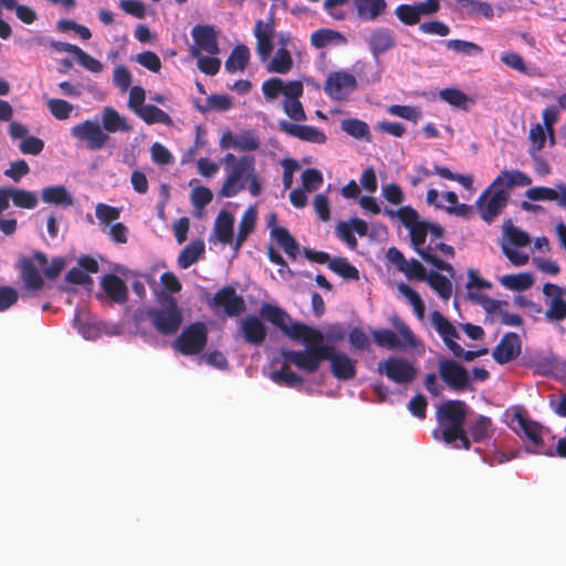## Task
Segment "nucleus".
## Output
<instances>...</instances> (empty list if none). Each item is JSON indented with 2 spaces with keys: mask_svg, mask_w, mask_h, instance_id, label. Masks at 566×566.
Wrapping results in <instances>:
<instances>
[{
  "mask_svg": "<svg viewBox=\"0 0 566 566\" xmlns=\"http://www.w3.org/2000/svg\"><path fill=\"white\" fill-rule=\"evenodd\" d=\"M342 129L348 134L349 136L356 139H366L370 140V130L369 126L357 118H347L343 119L340 123Z\"/></svg>",
  "mask_w": 566,
  "mask_h": 566,
  "instance_id": "nucleus-44",
  "label": "nucleus"
},
{
  "mask_svg": "<svg viewBox=\"0 0 566 566\" xmlns=\"http://www.w3.org/2000/svg\"><path fill=\"white\" fill-rule=\"evenodd\" d=\"M226 179L219 191L222 198H233L248 188L252 197H258L263 190L262 180L255 169V158L250 155L235 157L229 153L222 158Z\"/></svg>",
  "mask_w": 566,
  "mask_h": 566,
  "instance_id": "nucleus-4",
  "label": "nucleus"
},
{
  "mask_svg": "<svg viewBox=\"0 0 566 566\" xmlns=\"http://www.w3.org/2000/svg\"><path fill=\"white\" fill-rule=\"evenodd\" d=\"M50 113L59 120L69 119L74 106L65 99L50 98L46 103Z\"/></svg>",
  "mask_w": 566,
  "mask_h": 566,
  "instance_id": "nucleus-49",
  "label": "nucleus"
},
{
  "mask_svg": "<svg viewBox=\"0 0 566 566\" xmlns=\"http://www.w3.org/2000/svg\"><path fill=\"white\" fill-rule=\"evenodd\" d=\"M469 409L463 401L449 400L438 407L439 428L434 430L436 439H442L452 448L469 449L470 440L463 429Z\"/></svg>",
  "mask_w": 566,
  "mask_h": 566,
  "instance_id": "nucleus-6",
  "label": "nucleus"
},
{
  "mask_svg": "<svg viewBox=\"0 0 566 566\" xmlns=\"http://www.w3.org/2000/svg\"><path fill=\"white\" fill-rule=\"evenodd\" d=\"M547 129L542 124H535L530 129V140L532 146L530 150L541 151L546 143Z\"/></svg>",
  "mask_w": 566,
  "mask_h": 566,
  "instance_id": "nucleus-60",
  "label": "nucleus"
},
{
  "mask_svg": "<svg viewBox=\"0 0 566 566\" xmlns=\"http://www.w3.org/2000/svg\"><path fill=\"white\" fill-rule=\"evenodd\" d=\"M531 184L532 178L521 170H502L475 202L481 218L488 223L493 222L507 206L511 191Z\"/></svg>",
  "mask_w": 566,
  "mask_h": 566,
  "instance_id": "nucleus-3",
  "label": "nucleus"
},
{
  "mask_svg": "<svg viewBox=\"0 0 566 566\" xmlns=\"http://www.w3.org/2000/svg\"><path fill=\"white\" fill-rule=\"evenodd\" d=\"M197 60V67L205 74L213 76L216 75L221 66V60L216 55H203L202 53L193 56Z\"/></svg>",
  "mask_w": 566,
  "mask_h": 566,
  "instance_id": "nucleus-55",
  "label": "nucleus"
},
{
  "mask_svg": "<svg viewBox=\"0 0 566 566\" xmlns=\"http://www.w3.org/2000/svg\"><path fill=\"white\" fill-rule=\"evenodd\" d=\"M101 126L106 134L126 133L132 129L125 116H122L115 108L105 107L102 112Z\"/></svg>",
  "mask_w": 566,
  "mask_h": 566,
  "instance_id": "nucleus-29",
  "label": "nucleus"
},
{
  "mask_svg": "<svg viewBox=\"0 0 566 566\" xmlns=\"http://www.w3.org/2000/svg\"><path fill=\"white\" fill-rule=\"evenodd\" d=\"M258 218V212L254 207H249L240 221L239 224V231L237 234V239L234 242V251H239L243 242L247 240V238L250 235V233L254 230L255 222Z\"/></svg>",
  "mask_w": 566,
  "mask_h": 566,
  "instance_id": "nucleus-37",
  "label": "nucleus"
},
{
  "mask_svg": "<svg viewBox=\"0 0 566 566\" xmlns=\"http://www.w3.org/2000/svg\"><path fill=\"white\" fill-rule=\"evenodd\" d=\"M260 315L287 337L305 346L304 350H283L285 361L293 363L303 371L313 373L326 359L329 360L332 374L337 379L349 380L355 377L356 361L326 343L318 329L292 319L284 310L269 303L261 305Z\"/></svg>",
  "mask_w": 566,
  "mask_h": 566,
  "instance_id": "nucleus-1",
  "label": "nucleus"
},
{
  "mask_svg": "<svg viewBox=\"0 0 566 566\" xmlns=\"http://www.w3.org/2000/svg\"><path fill=\"white\" fill-rule=\"evenodd\" d=\"M233 224L234 218L226 210L219 212L214 221V233L217 239L224 243L230 244L233 241Z\"/></svg>",
  "mask_w": 566,
  "mask_h": 566,
  "instance_id": "nucleus-31",
  "label": "nucleus"
},
{
  "mask_svg": "<svg viewBox=\"0 0 566 566\" xmlns=\"http://www.w3.org/2000/svg\"><path fill=\"white\" fill-rule=\"evenodd\" d=\"M271 239L276 242L289 258L296 259L300 247L286 228H273Z\"/></svg>",
  "mask_w": 566,
  "mask_h": 566,
  "instance_id": "nucleus-35",
  "label": "nucleus"
},
{
  "mask_svg": "<svg viewBox=\"0 0 566 566\" xmlns=\"http://www.w3.org/2000/svg\"><path fill=\"white\" fill-rule=\"evenodd\" d=\"M216 313L222 310L228 316H238L245 311L244 300L232 287L219 290L211 301Z\"/></svg>",
  "mask_w": 566,
  "mask_h": 566,
  "instance_id": "nucleus-18",
  "label": "nucleus"
},
{
  "mask_svg": "<svg viewBox=\"0 0 566 566\" xmlns=\"http://www.w3.org/2000/svg\"><path fill=\"white\" fill-rule=\"evenodd\" d=\"M356 88V77L346 71L332 72L324 86L325 93L337 101L347 99Z\"/></svg>",
  "mask_w": 566,
  "mask_h": 566,
  "instance_id": "nucleus-15",
  "label": "nucleus"
},
{
  "mask_svg": "<svg viewBox=\"0 0 566 566\" xmlns=\"http://www.w3.org/2000/svg\"><path fill=\"white\" fill-rule=\"evenodd\" d=\"M504 232L507 244H512L514 247H526L530 243L528 234L516 227L510 226L505 228Z\"/></svg>",
  "mask_w": 566,
  "mask_h": 566,
  "instance_id": "nucleus-63",
  "label": "nucleus"
},
{
  "mask_svg": "<svg viewBox=\"0 0 566 566\" xmlns=\"http://www.w3.org/2000/svg\"><path fill=\"white\" fill-rule=\"evenodd\" d=\"M434 174L439 175L440 177H442L444 179L458 181L464 189H467L471 192L474 191L473 177L470 175L465 176V175L454 174L449 168L441 167V166H434Z\"/></svg>",
  "mask_w": 566,
  "mask_h": 566,
  "instance_id": "nucleus-53",
  "label": "nucleus"
},
{
  "mask_svg": "<svg viewBox=\"0 0 566 566\" xmlns=\"http://www.w3.org/2000/svg\"><path fill=\"white\" fill-rule=\"evenodd\" d=\"M387 112L392 116L405 118L413 123H417L421 118V112L418 108L407 105H391L388 107Z\"/></svg>",
  "mask_w": 566,
  "mask_h": 566,
  "instance_id": "nucleus-58",
  "label": "nucleus"
},
{
  "mask_svg": "<svg viewBox=\"0 0 566 566\" xmlns=\"http://www.w3.org/2000/svg\"><path fill=\"white\" fill-rule=\"evenodd\" d=\"M71 136L84 143L90 150H101L107 144L109 136L104 132L97 118L86 119L71 128Z\"/></svg>",
  "mask_w": 566,
  "mask_h": 566,
  "instance_id": "nucleus-12",
  "label": "nucleus"
},
{
  "mask_svg": "<svg viewBox=\"0 0 566 566\" xmlns=\"http://www.w3.org/2000/svg\"><path fill=\"white\" fill-rule=\"evenodd\" d=\"M193 45L190 46V55L197 56L202 52L217 55L220 52L218 33L214 27L209 24H197L191 30Z\"/></svg>",
  "mask_w": 566,
  "mask_h": 566,
  "instance_id": "nucleus-14",
  "label": "nucleus"
},
{
  "mask_svg": "<svg viewBox=\"0 0 566 566\" xmlns=\"http://www.w3.org/2000/svg\"><path fill=\"white\" fill-rule=\"evenodd\" d=\"M212 197L213 195L209 188L196 187L191 191V203L196 209L202 210L212 200Z\"/></svg>",
  "mask_w": 566,
  "mask_h": 566,
  "instance_id": "nucleus-61",
  "label": "nucleus"
},
{
  "mask_svg": "<svg viewBox=\"0 0 566 566\" xmlns=\"http://www.w3.org/2000/svg\"><path fill=\"white\" fill-rule=\"evenodd\" d=\"M440 98L451 106L467 111L472 104L471 98L457 88H444L439 93Z\"/></svg>",
  "mask_w": 566,
  "mask_h": 566,
  "instance_id": "nucleus-46",
  "label": "nucleus"
},
{
  "mask_svg": "<svg viewBox=\"0 0 566 566\" xmlns=\"http://www.w3.org/2000/svg\"><path fill=\"white\" fill-rule=\"evenodd\" d=\"M543 293L549 298L545 316L548 321L560 322L566 318V302L563 300L562 289L553 283H546Z\"/></svg>",
  "mask_w": 566,
  "mask_h": 566,
  "instance_id": "nucleus-26",
  "label": "nucleus"
},
{
  "mask_svg": "<svg viewBox=\"0 0 566 566\" xmlns=\"http://www.w3.org/2000/svg\"><path fill=\"white\" fill-rule=\"evenodd\" d=\"M203 252L205 243L202 241L198 240L191 242L180 252L178 258V265L181 269H188L189 266L197 262V260Z\"/></svg>",
  "mask_w": 566,
  "mask_h": 566,
  "instance_id": "nucleus-41",
  "label": "nucleus"
},
{
  "mask_svg": "<svg viewBox=\"0 0 566 566\" xmlns=\"http://www.w3.org/2000/svg\"><path fill=\"white\" fill-rule=\"evenodd\" d=\"M282 132L298 139L313 144H324L326 142L325 134L316 127L298 125L287 120H281L279 124Z\"/></svg>",
  "mask_w": 566,
  "mask_h": 566,
  "instance_id": "nucleus-28",
  "label": "nucleus"
},
{
  "mask_svg": "<svg viewBox=\"0 0 566 566\" xmlns=\"http://www.w3.org/2000/svg\"><path fill=\"white\" fill-rule=\"evenodd\" d=\"M426 282L442 300H449L452 295V283L450 279L440 273L431 271L427 275Z\"/></svg>",
  "mask_w": 566,
  "mask_h": 566,
  "instance_id": "nucleus-40",
  "label": "nucleus"
},
{
  "mask_svg": "<svg viewBox=\"0 0 566 566\" xmlns=\"http://www.w3.org/2000/svg\"><path fill=\"white\" fill-rule=\"evenodd\" d=\"M249 59V49L245 45H237L226 62V70L230 73L243 71Z\"/></svg>",
  "mask_w": 566,
  "mask_h": 566,
  "instance_id": "nucleus-42",
  "label": "nucleus"
},
{
  "mask_svg": "<svg viewBox=\"0 0 566 566\" xmlns=\"http://www.w3.org/2000/svg\"><path fill=\"white\" fill-rule=\"evenodd\" d=\"M525 197L532 201H554L559 208L566 209V184L559 182L554 188L532 187L525 191Z\"/></svg>",
  "mask_w": 566,
  "mask_h": 566,
  "instance_id": "nucleus-24",
  "label": "nucleus"
},
{
  "mask_svg": "<svg viewBox=\"0 0 566 566\" xmlns=\"http://www.w3.org/2000/svg\"><path fill=\"white\" fill-rule=\"evenodd\" d=\"M207 335L208 331L203 323H193L178 336L176 348L185 355L197 354L206 346Z\"/></svg>",
  "mask_w": 566,
  "mask_h": 566,
  "instance_id": "nucleus-13",
  "label": "nucleus"
},
{
  "mask_svg": "<svg viewBox=\"0 0 566 566\" xmlns=\"http://www.w3.org/2000/svg\"><path fill=\"white\" fill-rule=\"evenodd\" d=\"M21 276L24 285L30 290H40L43 285V280L39 270L30 261L22 262Z\"/></svg>",
  "mask_w": 566,
  "mask_h": 566,
  "instance_id": "nucleus-47",
  "label": "nucleus"
},
{
  "mask_svg": "<svg viewBox=\"0 0 566 566\" xmlns=\"http://www.w3.org/2000/svg\"><path fill=\"white\" fill-rule=\"evenodd\" d=\"M353 4L363 21H375L387 9L386 0H353Z\"/></svg>",
  "mask_w": 566,
  "mask_h": 566,
  "instance_id": "nucleus-30",
  "label": "nucleus"
},
{
  "mask_svg": "<svg viewBox=\"0 0 566 566\" xmlns=\"http://www.w3.org/2000/svg\"><path fill=\"white\" fill-rule=\"evenodd\" d=\"M397 290L412 306L416 316L422 319L424 317L426 307L420 295L412 287L402 282L397 285Z\"/></svg>",
  "mask_w": 566,
  "mask_h": 566,
  "instance_id": "nucleus-45",
  "label": "nucleus"
},
{
  "mask_svg": "<svg viewBox=\"0 0 566 566\" xmlns=\"http://www.w3.org/2000/svg\"><path fill=\"white\" fill-rule=\"evenodd\" d=\"M543 117V126L547 129L551 145L555 143V136H554V125L558 120L559 117V109L556 105L547 106L542 114Z\"/></svg>",
  "mask_w": 566,
  "mask_h": 566,
  "instance_id": "nucleus-59",
  "label": "nucleus"
},
{
  "mask_svg": "<svg viewBox=\"0 0 566 566\" xmlns=\"http://www.w3.org/2000/svg\"><path fill=\"white\" fill-rule=\"evenodd\" d=\"M13 205L19 208L33 209L38 205L35 192L12 188Z\"/></svg>",
  "mask_w": 566,
  "mask_h": 566,
  "instance_id": "nucleus-54",
  "label": "nucleus"
},
{
  "mask_svg": "<svg viewBox=\"0 0 566 566\" xmlns=\"http://www.w3.org/2000/svg\"><path fill=\"white\" fill-rule=\"evenodd\" d=\"M361 36L375 59H378L379 55L396 46L394 32L388 28L365 29L361 32Z\"/></svg>",
  "mask_w": 566,
  "mask_h": 566,
  "instance_id": "nucleus-16",
  "label": "nucleus"
},
{
  "mask_svg": "<svg viewBox=\"0 0 566 566\" xmlns=\"http://www.w3.org/2000/svg\"><path fill=\"white\" fill-rule=\"evenodd\" d=\"M34 258L39 262L44 274L50 279L56 277L65 266V261L61 258H54L50 263L42 253H36Z\"/></svg>",
  "mask_w": 566,
  "mask_h": 566,
  "instance_id": "nucleus-50",
  "label": "nucleus"
},
{
  "mask_svg": "<svg viewBox=\"0 0 566 566\" xmlns=\"http://www.w3.org/2000/svg\"><path fill=\"white\" fill-rule=\"evenodd\" d=\"M304 87L300 81L287 82L285 96L282 102L284 113L295 122H303L306 115L300 98L302 97Z\"/></svg>",
  "mask_w": 566,
  "mask_h": 566,
  "instance_id": "nucleus-20",
  "label": "nucleus"
},
{
  "mask_svg": "<svg viewBox=\"0 0 566 566\" xmlns=\"http://www.w3.org/2000/svg\"><path fill=\"white\" fill-rule=\"evenodd\" d=\"M74 56L82 67L92 73H99L103 70V64L95 57L84 52L81 48L77 50Z\"/></svg>",
  "mask_w": 566,
  "mask_h": 566,
  "instance_id": "nucleus-64",
  "label": "nucleus"
},
{
  "mask_svg": "<svg viewBox=\"0 0 566 566\" xmlns=\"http://www.w3.org/2000/svg\"><path fill=\"white\" fill-rule=\"evenodd\" d=\"M136 115L149 125L164 124L169 126L172 123V119L166 112L151 104L140 107Z\"/></svg>",
  "mask_w": 566,
  "mask_h": 566,
  "instance_id": "nucleus-39",
  "label": "nucleus"
},
{
  "mask_svg": "<svg viewBox=\"0 0 566 566\" xmlns=\"http://www.w3.org/2000/svg\"><path fill=\"white\" fill-rule=\"evenodd\" d=\"M499 282L505 289L512 291H525L533 284V277L528 273L507 274L499 279Z\"/></svg>",
  "mask_w": 566,
  "mask_h": 566,
  "instance_id": "nucleus-43",
  "label": "nucleus"
},
{
  "mask_svg": "<svg viewBox=\"0 0 566 566\" xmlns=\"http://www.w3.org/2000/svg\"><path fill=\"white\" fill-rule=\"evenodd\" d=\"M283 350H281V356L283 359V366L279 370H274L271 373L270 378L277 385H283L290 388H295L302 384V378L296 375L294 371L290 369V365H294L293 363L285 361L283 356Z\"/></svg>",
  "mask_w": 566,
  "mask_h": 566,
  "instance_id": "nucleus-38",
  "label": "nucleus"
},
{
  "mask_svg": "<svg viewBox=\"0 0 566 566\" xmlns=\"http://www.w3.org/2000/svg\"><path fill=\"white\" fill-rule=\"evenodd\" d=\"M446 45L449 50L463 53L470 56L482 53V48L478 44L464 40H448Z\"/></svg>",
  "mask_w": 566,
  "mask_h": 566,
  "instance_id": "nucleus-57",
  "label": "nucleus"
},
{
  "mask_svg": "<svg viewBox=\"0 0 566 566\" xmlns=\"http://www.w3.org/2000/svg\"><path fill=\"white\" fill-rule=\"evenodd\" d=\"M521 338L515 333H506L493 350V358L499 364H506L521 354Z\"/></svg>",
  "mask_w": 566,
  "mask_h": 566,
  "instance_id": "nucleus-27",
  "label": "nucleus"
},
{
  "mask_svg": "<svg viewBox=\"0 0 566 566\" xmlns=\"http://www.w3.org/2000/svg\"><path fill=\"white\" fill-rule=\"evenodd\" d=\"M96 218L99 220L102 231H106V228L112 226V221L119 218V209L108 206L106 203H97L95 208Z\"/></svg>",
  "mask_w": 566,
  "mask_h": 566,
  "instance_id": "nucleus-48",
  "label": "nucleus"
},
{
  "mask_svg": "<svg viewBox=\"0 0 566 566\" xmlns=\"http://www.w3.org/2000/svg\"><path fill=\"white\" fill-rule=\"evenodd\" d=\"M311 43L316 49H323L327 45H345L347 39L338 31L332 29H319L312 33Z\"/></svg>",
  "mask_w": 566,
  "mask_h": 566,
  "instance_id": "nucleus-32",
  "label": "nucleus"
},
{
  "mask_svg": "<svg viewBox=\"0 0 566 566\" xmlns=\"http://www.w3.org/2000/svg\"><path fill=\"white\" fill-rule=\"evenodd\" d=\"M98 262L91 256H82L78 259V266L71 269L66 274V281L70 283L78 284L84 286L86 290H91L93 280L90 273L98 272Z\"/></svg>",
  "mask_w": 566,
  "mask_h": 566,
  "instance_id": "nucleus-25",
  "label": "nucleus"
},
{
  "mask_svg": "<svg viewBox=\"0 0 566 566\" xmlns=\"http://www.w3.org/2000/svg\"><path fill=\"white\" fill-rule=\"evenodd\" d=\"M505 423L526 443L528 450L542 452L547 431L533 421L525 409L518 406L509 408L504 413Z\"/></svg>",
  "mask_w": 566,
  "mask_h": 566,
  "instance_id": "nucleus-7",
  "label": "nucleus"
},
{
  "mask_svg": "<svg viewBox=\"0 0 566 566\" xmlns=\"http://www.w3.org/2000/svg\"><path fill=\"white\" fill-rule=\"evenodd\" d=\"M259 138L251 132H242L233 134L227 130L220 138V147L222 149H235L239 151H254L259 148Z\"/></svg>",
  "mask_w": 566,
  "mask_h": 566,
  "instance_id": "nucleus-22",
  "label": "nucleus"
},
{
  "mask_svg": "<svg viewBox=\"0 0 566 566\" xmlns=\"http://www.w3.org/2000/svg\"><path fill=\"white\" fill-rule=\"evenodd\" d=\"M440 8L433 1H424L415 6L400 4L396 8L395 13L397 18L407 25L418 23L421 15L433 14Z\"/></svg>",
  "mask_w": 566,
  "mask_h": 566,
  "instance_id": "nucleus-23",
  "label": "nucleus"
},
{
  "mask_svg": "<svg viewBox=\"0 0 566 566\" xmlns=\"http://www.w3.org/2000/svg\"><path fill=\"white\" fill-rule=\"evenodd\" d=\"M164 291L158 295L160 308H149L145 318L161 334L169 335L178 331L181 324V314L177 302L171 294L181 290V283L171 272H165L160 276Z\"/></svg>",
  "mask_w": 566,
  "mask_h": 566,
  "instance_id": "nucleus-5",
  "label": "nucleus"
},
{
  "mask_svg": "<svg viewBox=\"0 0 566 566\" xmlns=\"http://www.w3.org/2000/svg\"><path fill=\"white\" fill-rule=\"evenodd\" d=\"M438 369L441 379L448 387L461 390L469 386V374L457 361L448 358H441L438 361Z\"/></svg>",
  "mask_w": 566,
  "mask_h": 566,
  "instance_id": "nucleus-17",
  "label": "nucleus"
},
{
  "mask_svg": "<svg viewBox=\"0 0 566 566\" xmlns=\"http://www.w3.org/2000/svg\"><path fill=\"white\" fill-rule=\"evenodd\" d=\"M430 323L438 335L442 338L447 348L459 358H463L467 361L473 360L475 357L483 355L486 350L472 352L464 350L461 345L457 343L460 339V333L455 325L451 323L446 316L439 311H433L430 314Z\"/></svg>",
  "mask_w": 566,
  "mask_h": 566,
  "instance_id": "nucleus-9",
  "label": "nucleus"
},
{
  "mask_svg": "<svg viewBox=\"0 0 566 566\" xmlns=\"http://www.w3.org/2000/svg\"><path fill=\"white\" fill-rule=\"evenodd\" d=\"M136 62L154 73L159 72L161 69V61L159 56L151 51H145L137 54Z\"/></svg>",
  "mask_w": 566,
  "mask_h": 566,
  "instance_id": "nucleus-62",
  "label": "nucleus"
},
{
  "mask_svg": "<svg viewBox=\"0 0 566 566\" xmlns=\"http://www.w3.org/2000/svg\"><path fill=\"white\" fill-rule=\"evenodd\" d=\"M73 326L86 340H96L104 333L109 334L104 324L86 310H76Z\"/></svg>",
  "mask_w": 566,
  "mask_h": 566,
  "instance_id": "nucleus-19",
  "label": "nucleus"
},
{
  "mask_svg": "<svg viewBox=\"0 0 566 566\" xmlns=\"http://www.w3.org/2000/svg\"><path fill=\"white\" fill-rule=\"evenodd\" d=\"M394 329H373L374 342L382 348L390 350H408L419 346V340L409 326L399 317L391 321Z\"/></svg>",
  "mask_w": 566,
  "mask_h": 566,
  "instance_id": "nucleus-8",
  "label": "nucleus"
},
{
  "mask_svg": "<svg viewBox=\"0 0 566 566\" xmlns=\"http://www.w3.org/2000/svg\"><path fill=\"white\" fill-rule=\"evenodd\" d=\"M256 52L261 62L269 61L270 73L287 74L293 67L292 51L296 43L289 33H276L273 17L268 21L258 20L254 25Z\"/></svg>",
  "mask_w": 566,
  "mask_h": 566,
  "instance_id": "nucleus-2",
  "label": "nucleus"
},
{
  "mask_svg": "<svg viewBox=\"0 0 566 566\" xmlns=\"http://www.w3.org/2000/svg\"><path fill=\"white\" fill-rule=\"evenodd\" d=\"M433 226H429L423 222H419L418 224L411 227L409 229L410 240L416 252L428 263L432 264L434 268L441 271H446L449 273L451 277L454 275V271L451 264L442 261L432 253V245H426L427 239L430 235V229Z\"/></svg>",
  "mask_w": 566,
  "mask_h": 566,
  "instance_id": "nucleus-10",
  "label": "nucleus"
},
{
  "mask_svg": "<svg viewBox=\"0 0 566 566\" xmlns=\"http://www.w3.org/2000/svg\"><path fill=\"white\" fill-rule=\"evenodd\" d=\"M41 197L45 203H51L63 208L73 205V196L64 186L45 187L42 189Z\"/></svg>",
  "mask_w": 566,
  "mask_h": 566,
  "instance_id": "nucleus-33",
  "label": "nucleus"
},
{
  "mask_svg": "<svg viewBox=\"0 0 566 566\" xmlns=\"http://www.w3.org/2000/svg\"><path fill=\"white\" fill-rule=\"evenodd\" d=\"M239 334L245 343L260 346L268 336V328L258 316L247 315L239 321Z\"/></svg>",
  "mask_w": 566,
  "mask_h": 566,
  "instance_id": "nucleus-21",
  "label": "nucleus"
},
{
  "mask_svg": "<svg viewBox=\"0 0 566 566\" xmlns=\"http://www.w3.org/2000/svg\"><path fill=\"white\" fill-rule=\"evenodd\" d=\"M329 269L346 280H357L359 276L358 270L343 258L332 260Z\"/></svg>",
  "mask_w": 566,
  "mask_h": 566,
  "instance_id": "nucleus-52",
  "label": "nucleus"
},
{
  "mask_svg": "<svg viewBox=\"0 0 566 566\" xmlns=\"http://www.w3.org/2000/svg\"><path fill=\"white\" fill-rule=\"evenodd\" d=\"M287 82H284L280 77H271L263 82L262 93L268 101L275 99L280 94L285 96Z\"/></svg>",
  "mask_w": 566,
  "mask_h": 566,
  "instance_id": "nucleus-51",
  "label": "nucleus"
},
{
  "mask_svg": "<svg viewBox=\"0 0 566 566\" xmlns=\"http://www.w3.org/2000/svg\"><path fill=\"white\" fill-rule=\"evenodd\" d=\"M377 371L398 385H408L417 376V367L408 359L398 356H390L380 360Z\"/></svg>",
  "mask_w": 566,
  "mask_h": 566,
  "instance_id": "nucleus-11",
  "label": "nucleus"
},
{
  "mask_svg": "<svg viewBox=\"0 0 566 566\" xmlns=\"http://www.w3.org/2000/svg\"><path fill=\"white\" fill-rule=\"evenodd\" d=\"M102 287L117 303H123L127 298V287L124 281L114 274H107L103 277Z\"/></svg>",
  "mask_w": 566,
  "mask_h": 566,
  "instance_id": "nucleus-36",
  "label": "nucleus"
},
{
  "mask_svg": "<svg viewBox=\"0 0 566 566\" xmlns=\"http://www.w3.org/2000/svg\"><path fill=\"white\" fill-rule=\"evenodd\" d=\"M468 431L474 442H485L492 437V421L484 416H476L468 423Z\"/></svg>",
  "mask_w": 566,
  "mask_h": 566,
  "instance_id": "nucleus-34",
  "label": "nucleus"
},
{
  "mask_svg": "<svg viewBox=\"0 0 566 566\" xmlns=\"http://www.w3.org/2000/svg\"><path fill=\"white\" fill-rule=\"evenodd\" d=\"M323 181V174L317 169L308 168L302 174V188L307 192H313L319 189Z\"/></svg>",
  "mask_w": 566,
  "mask_h": 566,
  "instance_id": "nucleus-56",
  "label": "nucleus"
}]
</instances>
